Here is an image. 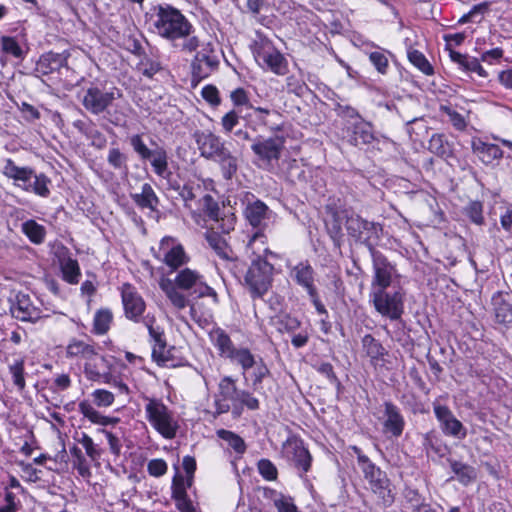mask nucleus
<instances>
[{"label":"nucleus","mask_w":512,"mask_h":512,"mask_svg":"<svg viewBox=\"0 0 512 512\" xmlns=\"http://www.w3.org/2000/svg\"><path fill=\"white\" fill-rule=\"evenodd\" d=\"M129 143L133 151L142 161H149L153 172L168 183L169 188L179 192L180 197L188 206V202L192 201L196 195L194 188L190 185H180L172 179V172L168 165V153L166 149L152 141L153 148H149L143 139V134H133L129 137Z\"/></svg>","instance_id":"20e7f679"},{"label":"nucleus","mask_w":512,"mask_h":512,"mask_svg":"<svg viewBox=\"0 0 512 512\" xmlns=\"http://www.w3.org/2000/svg\"><path fill=\"white\" fill-rule=\"evenodd\" d=\"M274 325L281 333H294L301 326L300 320L287 313H282L274 318Z\"/></svg>","instance_id":"37998d69"},{"label":"nucleus","mask_w":512,"mask_h":512,"mask_svg":"<svg viewBox=\"0 0 512 512\" xmlns=\"http://www.w3.org/2000/svg\"><path fill=\"white\" fill-rule=\"evenodd\" d=\"M268 213V206L260 200L248 203L244 210L245 218L253 227H260L268 218Z\"/></svg>","instance_id":"c9c22d12"},{"label":"nucleus","mask_w":512,"mask_h":512,"mask_svg":"<svg viewBox=\"0 0 512 512\" xmlns=\"http://www.w3.org/2000/svg\"><path fill=\"white\" fill-rule=\"evenodd\" d=\"M289 275L297 285L306 290L307 294L313 293L317 289L314 284L315 272L308 261H303L293 266Z\"/></svg>","instance_id":"cd10ccee"},{"label":"nucleus","mask_w":512,"mask_h":512,"mask_svg":"<svg viewBox=\"0 0 512 512\" xmlns=\"http://www.w3.org/2000/svg\"><path fill=\"white\" fill-rule=\"evenodd\" d=\"M252 110L256 114L257 122L269 131L279 132L283 129V122L280 121L281 115L277 111L255 106Z\"/></svg>","instance_id":"f704fd0d"},{"label":"nucleus","mask_w":512,"mask_h":512,"mask_svg":"<svg viewBox=\"0 0 512 512\" xmlns=\"http://www.w3.org/2000/svg\"><path fill=\"white\" fill-rule=\"evenodd\" d=\"M138 70L142 75L148 78H152L158 71L161 70V65L157 61L146 58L139 63Z\"/></svg>","instance_id":"69168bd1"},{"label":"nucleus","mask_w":512,"mask_h":512,"mask_svg":"<svg viewBox=\"0 0 512 512\" xmlns=\"http://www.w3.org/2000/svg\"><path fill=\"white\" fill-rule=\"evenodd\" d=\"M120 292L125 317L135 323H143L146 303L137 288L130 283H124Z\"/></svg>","instance_id":"2eb2a0df"},{"label":"nucleus","mask_w":512,"mask_h":512,"mask_svg":"<svg viewBox=\"0 0 512 512\" xmlns=\"http://www.w3.org/2000/svg\"><path fill=\"white\" fill-rule=\"evenodd\" d=\"M217 436L228 443V445L238 454H243L246 451V444L242 437L233 431L226 429H219L216 432Z\"/></svg>","instance_id":"c03bdc74"},{"label":"nucleus","mask_w":512,"mask_h":512,"mask_svg":"<svg viewBox=\"0 0 512 512\" xmlns=\"http://www.w3.org/2000/svg\"><path fill=\"white\" fill-rule=\"evenodd\" d=\"M450 466L462 484L468 485L476 479V470L474 467L459 461H451Z\"/></svg>","instance_id":"79ce46f5"},{"label":"nucleus","mask_w":512,"mask_h":512,"mask_svg":"<svg viewBox=\"0 0 512 512\" xmlns=\"http://www.w3.org/2000/svg\"><path fill=\"white\" fill-rule=\"evenodd\" d=\"M251 50L257 63L277 75H284L287 71V61L274 47L273 43L262 35H257L251 45Z\"/></svg>","instance_id":"9b49d317"},{"label":"nucleus","mask_w":512,"mask_h":512,"mask_svg":"<svg viewBox=\"0 0 512 512\" xmlns=\"http://www.w3.org/2000/svg\"><path fill=\"white\" fill-rule=\"evenodd\" d=\"M433 411L436 419L440 423V428L445 435L460 440L467 436V429L446 405L434 403Z\"/></svg>","instance_id":"412c9836"},{"label":"nucleus","mask_w":512,"mask_h":512,"mask_svg":"<svg viewBox=\"0 0 512 512\" xmlns=\"http://www.w3.org/2000/svg\"><path fill=\"white\" fill-rule=\"evenodd\" d=\"M99 347L92 341H84L73 338L66 347V357L70 359L83 360L85 363L95 361L103 357L99 355Z\"/></svg>","instance_id":"393cba45"},{"label":"nucleus","mask_w":512,"mask_h":512,"mask_svg":"<svg viewBox=\"0 0 512 512\" xmlns=\"http://www.w3.org/2000/svg\"><path fill=\"white\" fill-rule=\"evenodd\" d=\"M121 96L120 90L116 87L106 89L98 86H90L84 92L82 105L93 115L105 113L110 123L119 126L124 122L125 117L114 103L121 98Z\"/></svg>","instance_id":"423d86ee"},{"label":"nucleus","mask_w":512,"mask_h":512,"mask_svg":"<svg viewBox=\"0 0 512 512\" xmlns=\"http://www.w3.org/2000/svg\"><path fill=\"white\" fill-rule=\"evenodd\" d=\"M75 440L84 447L87 456L92 461L98 460L101 457V450L88 434L83 432L79 437H75Z\"/></svg>","instance_id":"3c124183"},{"label":"nucleus","mask_w":512,"mask_h":512,"mask_svg":"<svg viewBox=\"0 0 512 512\" xmlns=\"http://www.w3.org/2000/svg\"><path fill=\"white\" fill-rule=\"evenodd\" d=\"M464 214L476 225L484 223L483 204L480 201H470L464 208Z\"/></svg>","instance_id":"603ef678"},{"label":"nucleus","mask_w":512,"mask_h":512,"mask_svg":"<svg viewBox=\"0 0 512 512\" xmlns=\"http://www.w3.org/2000/svg\"><path fill=\"white\" fill-rule=\"evenodd\" d=\"M217 159L220 164L223 177L227 180L232 179L238 170L237 158L227 149L223 154L219 155Z\"/></svg>","instance_id":"a19ab883"},{"label":"nucleus","mask_w":512,"mask_h":512,"mask_svg":"<svg viewBox=\"0 0 512 512\" xmlns=\"http://www.w3.org/2000/svg\"><path fill=\"white\" fill-rule=\"evenodd\" d=\"M112 322V313L108 309H100L95 313L93 331L97 335L105 334Z\"/></svg>","instance_id":"49530a36"},{"label":"nucleus","mask_w":512,"mask_h":512,"mask_svg":"<svg viewBox=\"0 0 512 512\" xmlns=\"http://www.w3.org/2000/svg\"><path fill=\"white\" fill-rule=\"evenodd\" d=\"M363 351L369 357L373 366L382 365L385 361V356L388 351L384 346L375 339L371 334H366L361 340Z\"/></svg>","instance_id":"7c9ffc66"},{"label":"nucleus","mask_w":512,"mask_h":512,"mask_svg":"<svg viewBox=\"0 0 512 512\" xmlns=\"http://www.w3.org/2000/svg\"><path fill=\"white\" fill-rule=\"evenodd\" d=\"M348 142L353 146L367 145L373 142L374 133L370 123L363 119L355 121L352 129L347 130Z\"/></svg>","instance_id":"c85d7f7f"},{"label":"nucleus","mask_w":512,"mask_h":512,"mask_svg":"<svg viewBox=\"0 0 512 512\" xmlns=\"http://www.w3.org/2000/svg\"><path fill=\"white\" fill-rule=\"evenodd\" d=\"M80 413L87 418L89 421H91L94 424L101 425V426H108V425H114L119 422L118 418H112L108 416L102 415L100 412H98L91 403L84 400L81 401L78 405Z\"/></svg>","instance_id":"e433bc0d"},{"label":"nucleus","mask_w":512,"mask_h":512,"mask_svg":"<svg viewBox=\"0 0 512 512\" xmlns=\"http://www.w3.org/2000/svg\"><path fill=\"white\" fill-rule=\"evenodd\" d=\"M441 111H443L449 117V121L457 130L462 131L466 128L467 124L463 115L453 110L449 106H441Z\"/></svg>","instance_id":"0e129e2a"},{"label":"nucleus","mask_w":512,"mask_h":512,"mask_svg":"<svg viewBox=\"0 0 512 512\" xmlns=\"http://www.w3.org/2000/svg\"><path fill=\"white\" fill-rule=\"evenodd\" d=\"M203 209L205 214L212 220L218 221L220 208L218 203L209 194L202 198Z\"/></svg>","instance_id":"052dcab7"},{"label":"nucleus","mask_w":512,"mask_h":512,"mask_svg":"<svg viewBox=\"0 0 512 512\" xmlns=\"http://www.w3.org/2000/svg\"><path fill=\"white\" fill-rule=\"evenodd\" d=\"M68 57L69 53L66 51L62 53H45L40 57L37 63V70L44 75L58 71L60 68L66 66Z\"/></svg>","instance_id":"2f4dec72"},{"label":"nucleus","mask_w":512,"mask_h":512,"mask_svg":"<svg viewBox=\"0 0 512 512\" xmlns=\"http://www.w3.org/2000/svg\"><path fill=\"white\" fill-rule=\"evenodd\" d=\"M24 365L25 361L23 358L17 359L13 364L9 365V371L12 375L13 383L20 391H23L26 386L24 377Z\"/></svg>","instance_id":"09e8293b"},{"label":"nucleus","mask_w":512,"mask_h":512,"mask_svg":"<svg viewBox=\"0 0 512 512\" xmlns=\"http://www.w3.org/2000/svg\"><path fill=\"white\" fill-rule=\"evenodd\" d=\"M282 453L300 472L301 476L310 470L312 456L308 449L305 448L303 442L298 438L293 437L287 439L283 444Z\"/></svg>","instance_id":"dca6fc26"},{"label":"nucleus","mask_w":512,"mask_h":512,"mask_svg":"<svg viewBox=\"0 0 512 512\" xmlns=\"http://www.w3.org/2000/svg\"><path fill=\"white\" fill-rule=\"evenodd\" d=\"M158 284L177 310H182L188 305L187 297L180 290L189 291L190 295L199 298L211 297L214 303H218L216 291L206 283L203 275L190 268L180 270L174 280L162 276Z\"/></svg>","instance_id":"7ed1b4c3"},{"label":"nucleus","mask_w":512,"mask_h":512,"mask_svg":"<svg viewBox=\"0 0 512 512\" xmlns=\"http://www.w3.org/2000/svg\"><path fill=\"white\" fill-rule=\"evenodd\" d=\"M273 502L278 512H300L290 496L279 494Z\"/></svg>","instance_id":"bf43d9fd"},{"label":"nucleus","mask_w":512,"mask_h":512,"mask_svg":"<svg viewBox=\"0 0 512 512\" xmlns=\"http://www.w3.org/2000/svg\"><path fill=\"white\" fill-rule=\"evenodd\" d=\"M345 218V226L348 234L355 240L366 243L372 238L378 237V232L380 230L378 224L369 222L357 214H348L347 211H345Z\"/></svg>","instance_id":"aec40b11"},{"label":"nucleus","mask_w":512,"mask_h":512,"mask_svg":"<svg viewBox=\"0 0 512 512\" xmlns=\"http://www.w3.org/2000/svg\"><path fill=\"white\" fill-rule=\"evenodd\" d=\"M405 293L401 290L389 292L387 289L370 291L369 302L375 311L391 321L401 319L404 313Z\"/></svg>","instance_id":"9d476101"},{"label":"nucleus","mask_w":512,"mask_h":512,"mask_svg":"<svg viewBox=\"0 0 512 512\" xmlns=\"http://www.w3.org/2000/svg\"><path fill=\"white\" fill-rule=\"evenodd\" d=\"M4 502L5 504L0 506V512H17L20 508L19 499L7 488L4 489Z\"/></svg>","instance_id":"e2e57ef3"},{"label":"nucleus","mask_w":512,"mask_h":512,"mask_svg":"<svg viewBox=\"0 0 512 512\" xmlns=\"http://www.w3.org/2000/svg\"><path fill=\"white\" fill-rule=\"evenodd\" d=\"M70 454L74 457L73 465L77 469L78 473L82 477L90 476V468L81 449L78 446L74 445L73 447L70 448Z\"/></svg>","instance_id":"864d4df0"},{"label":"nucleus","mask_w":512,"mask_h":512,"mask_svg":"<svg viewBox=\"0 0 512 512\" xmlns=\"http://www.w3.org/2000/svg\"><path fill=\"white\" fill-rule=\"evenodd\" d=\"M372 257L373 275L370 284V291L388 289L393 281L395 267L388 259L371 245L369 246Z\"/></svg>","instance_id":"ddd939ff"},{"label":"nucleus","mask_w":512,"mask_h":512,"mask_svg":"<svg viewBox=\"0 0 512 512\" xmlns=\"http://www.w3.org/2000/svg\"><path fill=\"white\" fill-rule=\"evenodd\" d=\"M428 150L444 159L452 156V146L444 134H433L428 142Z\"/></svg>","instance_id":"58836bf2"},{"label":"nucleus","mask_w":512,"mask_h":512,"mask_svg":"<svg viewBox=\"0 0 512 512\" xmlns=\"http://www.w3.org/2000/svg\"><path fill=\"white\" fill-rule=\"evenodd\" d=\"M149 21L151 31L166 40L179 53L190 55L201 47L195 27L177 8L169 4L154 6Z\"/></svg>","instance_id":"f257e3e1"},{"label":"nucleus","mask_w":512,"mask_h":512,"mask_svg":"<svg viewBox=\"0 0 512 512\" xmlns=\"http://www.w3.org/2000/svg\"><path fill=\"white\" fill-rule=\"evenodd\" d=\"M495 319L501 324H512V294L497 291L491 298Z\"/></svg>","instance_id":"bb28decb"},{"label":"nucleus","mask_w":512,"mask_h":512,"mask_svg":"<svg viewBox=\"0 0 512 512\" xmlns=\"http://www.w3.org/2000/svg\"><path fill=\"white\" fill-rule=\"evenodd\" d=\"M144 400L145 418L151 427L165 439L175 438L179 424L174 412L159 398L145 396Z\"/></svg>","instance_id":"1a4fd4ad"},{"label":"nucleus","mask_w":512,"mask_h":512,"mask_svg":"<svg viewBox=\"0 0 512 512\" xmlns=\"http://www.w3.org/2000/svg\"><path fill=\"white\" fill-rule=\"evenodd\" d=\"M94 402L99 407L111 406L114 402V395L112 392L105 389H97L92 394Z\"/></svg>","instance_id":"338daca9"},{"label":"nucleus","mask_w":512,"mask_h":512,"mask_svg":"<svg viewBox=\"0 0 512 512\" xmlns=\"http://www.w3.org/2000/svg\"><path fill=\"white\" fill-rule=\"evenodd\" d=\"M194 53L196 54L191 63L192 76L193 79L201 81L218 68L219 59L210 43L202 46L200 51L197 49Z\"/></svg>","instance_id":"f3484780"},{"label":"nucleus","mask_w":512,"mask_h":512,"mask_svg":"<svg viewBox=\"0 0 512 512\" xmlns=\"http://www.w3.org/2000/svg\"><path fill=\"white\" fill-rule=\"evenodd\" d=\"M263 253L264 257L257 255L252 259L244 277L252 298L262 297L271 287L273 280L274 267L266 260V257L270 255L277 258V254L268 248H264Z\"/></svg>","instance_id":"6e6552de"},{"label":"nucleus","mask_w":512,"mask_h":512,"mask_svg":"<svg viewBox=\"0 0 512 512\" xmlns=\"http://www.w3.org/2000/svg\"><path fill=\"white\" fill-rule=\"evenodd\" d=\"M10 311L12 316L22 322L36 323L43 317V311L36 305L28 294L18 293L12 302Z\"/></svg>","instance_id":"6ab92c4d"},{"label":"nucleus","mask_w":512,"mask_h":512,"mask_svg":"<svg viewBox=\"0 0 512 512\" xmlns=\"http://www.w3.org/2000/svg\"><path fill=\"white\" fill-rule=\"evenodd\" d=\"M242 109L239 110H231L227 112L222 118H221V125L223 128V131L225 133H230L233 131V129L239 124V118L240 113H242Z\"/></svg>","instance_id":"13d9d810"},{"label":"nucleus","mask_w":512,"mask_h":512,"mask_svg":"<svg viewBox=\"0 0 512 512\" xmlns=\"http://www.w3.org/2000/svg\"><path fill=\"white\" fill-rule=\"evenodd\" d=\"M230 98L237 110L246 107L252 109L254 106L250 103L248 93L243 88H237L230 94Z\"/></svg>","instance_id":"4d7b16f0"},{"label":"nucleus","mask_w":512,"mask_h":512,"mask_svg":"<svg viewBox=\"0 0 512 512\" xmlns=\"http://www.w3.org/2000/svg\"><path fill=\"white\" fill-rule=\"evenodd\" d=\"M130 196L133 202L137 205V207H139L140 209H149L152 212L157 210V207L160 202L154 189L149 183H144L141 186L140 193H133Z\"/></svg>","instance_id":"473e14b6"},{"label":"nucleus","mask_w":512,"mask_h":512,"mask_svg":"<svg viewBox=\"0 0 512 512\" xmlns=\"http://www.w3.org/2000/svg\"><path fill=\"white\" fill-rule=\"evenodd\" d=\"M2 173L22 190L34 193L40 197L50 195V179L43 173L37 174L31 167H20L12 159H6L2 168Z\"/></svg>","instance_id":"0eeeda50"},{"label":"nucleus","mask_w":512,"mask_h":512,"mask_svg":"<svg viewBox=\"0 0 512 512\" xmlns=\"http://www.w3.org/2000/svg\"><path fill=\"white\" fill-rule=\"evenodd\" d=\"M168 466L163 459H152L147 464V471L151 476L161 477L167 472Z\"/></svg>","instance_id":"774afa93"},{"label":"nucleus","mask_w":512,"mask_h":512,"mask_svg":"<svg viewBox=\"0 0 512 512\" xmlns=\"http://www.w3.org/2000/svg\"><path fill=\"white\" fill-rule=\"evenodd\" d=\"M206 240L210 248L222 259L229 258V248L226 241L216 232L211 231L206 233Z\"/></svg>","instance_id":"a18cd8bd"},{"label":"nucleus","mask_w":512,"mask_h":512,"mask_svg":"<svg viewBox=\"0 0 512 512\" xmlns=\"http://www.w3.org/2000/svg\"><path fill=\"white\" fill-rule=\"evenodd\" d=\"M361 470L373 493L382 499L384 505H391L394 501V495L392 493L390 480L386 473L373 462H370Z\"/></svg>","instance_id":"4468645a"},{"label":"nucleus","mask_w":512,"mask_h":512,"mask_svg":"<svg viewBox=\"0 0 512 512\" xmlns=\"http://www.w3.org/2000/svg\"><path fill=\"white\" fill-rule=\"evenodd\" d=\"M472 151L485 165L503 157V151L498 145L483 142L481 139L472 141Z\"/></svg>","instance_id":"c756f323"},{"label":"nucleus","mask_w":512,"mask_h":512,"mask_svg":"<svg viewBox=\"0 0 512 512\" xmlns=\"http://www.w3.org/2000/svg\"><path fill=\"white\" fill-rule=\"evenodd\" d=\"M107 162L114 169L127 171V156L118 148H111L108 152Z\"/></svg>","instance_id":"5fc2aeb1"},{"label":"nucleus","mask_w":512,"mask_h":512,"mask_svg":"<svg viewBox=\"0 0 512 512\" xmlns=\"http://www.w3.org/2000/svg\"><path fill=\"white\" fill-rule=\"evenodd\" d=\"M159 253L162 255V261L172 270L189 262V256L186 254L184 247L176 238L165 236L160 241Z\"/></svg>","instance_id":"a211bd4d"},{"label":"nucleus","mask_w":512,"mask_h":512,"mask_svg":"<svg viewBox=\"0 0 512 512\" xmlns=\"http://www.w3.org/2000/svg\"><path fill=\"white\" fill-rule=\"evenodd\" d=\"M194 138L201 155L207 159L217 158L227 150L222 139L210 131H196Z\"/></svg>","instance_id":"b1692460"},{"label":"nucleus","mask_w":512,"mask_h":512,"mask_svg":"<svg viewBox=\"0 0 512 512\" xmlns=\"http://www.w3.org/2000/svg\"><path fill=\"white\" fill-rule=\"evenodd\" d=\"M1 46H2V50L5 53L10 54L16 58L22 57V54H23L22 49L19 46V44L15 38L9 37V36H3L1 38Z\"/></svg>","instance_id":"680f3d73"},{"label":"nucleus","mask_w":512,"mask_h":512,"mask_svg":"<svg viewBox=\"0 0 512 512\" xmlns=\"http://www.w3.org/2000/svg\"><path fill=\"white\" fill-rule=\"evenodd\" d=\"M60 269L63 279L69 284H77L81 271L77 260L70 257L60 260Z\"/></svg>","instance_id":"ea45409f"},{"label":"nucleus","mask_w":512,"mask_h":512,"mask_svg":"<svg viewBox=\"0 0 512 512\" xmlns=\"http://www.w3.org/2000/svg\"><path fill=\"white\" fill-rule=\"evenodd\" d=\"M450 58L453 62L457 63L463 71L476 73L482 78H486L488 76V73L481 66L478 58L461 54L452 49H450Z\"/></svg>","instance_id":"72a5a7b5"},{"label":"nucleus","mask_w":512,"mask_h":512,"mask_svg":"<svg viewBox=\"0 0 512 512\" xmlns=\"http://www.w3.org/2000/svg\"><path fill=\"white\" fill-rule=\"evenodd\" d=\"M214 406V417H217L228 413L231 408L237 415H240L244 407L249 410H257L260 407V402L249 391L238 389L235 379L231 376H224L218 384V392L214 396Z\"/></svg>","instance_id":"39448f33"},{"label":"nucleus","mask_w":512,"mask_h":512,"mask_svg":"<svg viewBox=\"0 0 512 512\" xmlns=\"http://www.w3.org/2000/svg\"><path fill=\"white\" fill-rule=\"evenodd\" d=\"M21 231L35 245H40L45 241L46 228L33 219L22 223Z\"/></svg>","instance_id":"4c0bfd02"},{"label":"nucleus","mask_w":512,"mask_h":512,"mask_svg":"<svg viewBox=\"0 0 512 512\" xmlns=\"http://www.w3.org/2000/svg\"><path fill=\"white\" fill-rule=\"evenodd\" d=\"M149 335L153 340L152 357L159 365H168L171 361V352L167 349L164 333L159 328L154 327L155 317L146 315L143 319Z\"/></svg>","instance_id":"5701e85b"},{"label":"nucleus","mask_w":512,"mask_h":512,"mask_svg":"<svg viewBox=\"0 0 512 512\" xmlns=\"http://www.w3.org/2000/svg\"><path fill=\"white\" fill-rule=\"evenodd\" d=\"M259 474L267 481H274L277 479L278 470L276 466L269 459H261L257 463Z\"/></svg>","instance_id":"6e6d98bb"},{"label":"nucleus","mask_w":512,"mask_h":512,"mask_svg":"<svg viewBox=\"0 0 512 512\" xmlns=\"http://www.w3.org/2000/svg\"><path fill=\"white\" fill-rule=\"evenodd\" d=\"M209 339L217 349L219 356L240 366L245 381L250 376L253 389L258 390L260 384L270 374L263 359L255 356L247 347H236L230 336L222 328H213L209 332Z\"/></svg>","instance_id":"f03ea898"},{"label":"nucleus","mask_w":512,"mask_h":512,"mask_svg":"<svg viewBox=\"0 0 512 512\" xmlns=\"http://www.w3.org/2000/svg\"><path fill=\"white\" fill-rule=\"evenodd\" d=\"M405 420L400 409L392 402L384 403L383 431L393 437H400L404 431Z\"/></svg>","instance_id":"a878e982"},{"label":"nucleus","mask_w":512,"mask_h":512,"mask_svg":"<svg viewBox=\"0 0 512 512\" xmlns=\"http://www.w3.org/2000/svg\"><path fill=\"white\" fill-rule=\"evenodd\" d=\"M285 147V138L283 136H274L269 138L258 137L254 139L251 150L255 154L258 167L272 171L277 165Z\"/></svg>","instance_id":"f8f14e48"},{"label":"nucleus","mask_w":512,"mask_h":512,"mask_svg":"<svg viewBox=\"0 0 512 512\" xmlns=\"http://www.w3.org/2000/svg\"><path fill=\"white\" fill-rule=\"evenodd\" d=\"M369 60L378 73L385 75L389 69V61L383 49L368 53Z\"/></svg>","instance_id":"8fccbe9b"},{"label":"nucleus","mask_w":512,"mask_h":512,"mask_svg":"<svg viewBox=\"0 0 512 512\" xmlns=\"http://www.w3.org/2000/svg\"><path fill=\"white\" fill-rule=\"evenodd\" d=\"M149 335L153 340L152 357L159 365H168L171 361V352L167 349L164 333L159 328L154 327L155 317L146 315L143 319Z\"/></svg>","instance_id":"4be33fe9"},{"label":"nucleus","mask_w":512,"mask_h":512,"mask_svg":"<svg viewBox=\"0 0 512 512\" xmlns=\"http://www.w3.org/2000/svg\"><path fill=\"white\" fill-rule=\"evenodd\" d=\"M408 59L415 67H417L425 75H432L434 73L433 67L428 62L424 54L421 53L420 51L415 49L408 50Z\"/></svg>","instance_id":"de8ad7c7"}]
</instances>
